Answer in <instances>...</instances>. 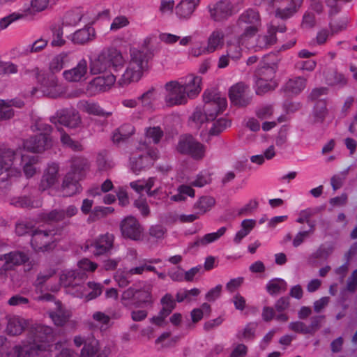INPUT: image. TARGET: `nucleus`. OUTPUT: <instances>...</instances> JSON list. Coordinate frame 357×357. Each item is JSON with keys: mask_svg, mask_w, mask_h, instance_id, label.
Wrapping results in <instances>:
<instances>
[{"mask_svg": "<svg viewBox=\"0 0 357 357\" xmlns=\"http://www.w3.org/2000/svg\"><path fill=\"white\" fill-rule=\"evenodd\" d=\"M32 333L30 342L13 347L14 357H39L42 352L50 349L54 337L51 327L38 326Z\"/></svg>", "mask_w": 357, "mask_h": 357, "instance_id": "nucleus-1", "label": "nucleus"}, {"mask_svg": "<svg viewBox=\"0 0 357 357\" xmlns=\"http://www.w3.org/2000/svg\"><path fill=\"white\" fill-rule=\"evenodd\" d=\"M125 59L120 51L114 47L102 50L97 56L90 58L88 64L91 75L107 72L116 73L123 68Z\"/></svg>", "mask_w": 357, "mask_h": 357, "instance_id": "nucleus-2", "label": "nucleus"}, {"mask_svg": "<svg viewBox=\"0 0 357 357\" xmlns=\"http://www.w3.org/2000/svg\"><path fill=\"white\" fill-rule=\"evenodd\" d=\"M88 167L89 162L85 158L75 157L72 159L70 170L64 176L61 185L63 197H71L80 192L82 188L79 181L84 177Z\"/></svg>", "mask_w": 357, "mask_h": 357, "instance_id": "nucleus-3", "label": "nucleus"}, {"mask_svg": "<svg viewBox=\"0 0 357 357\" xmlns=\"http://www.w3.org/2000/svg\"><path fill=\"white\" fill-rule=\"evenodd\" d=\"M130 57L128 66L118 81L121 86L139 81L148 68L149 55L147 52L132 50L130 51Z\"/></svg>", "mask_w": 357, "mask_h": 357, "instance_id": "nucleus-4", "label": "nucleus"}, {"mask_svg": "<svg viewBox=\"0 0 357 357\" xmlns=\"http://www.w3.org/2000/svg\"><path fill=\"white\" fill-rule=\"evenodd\" d=\"M236 25L243 30V33L240 35V41L246 42L259 31L261 26L260 15L255 9H247L239 15Z\"/></svg>", "mask_w": 357, "mask_h": 357, "instance_id": "nucleus-5", "label": "nucleus"}, {"mask_svg": "<svg viewBox=\"0 0 357 357\" xmlns=\"http://www.w3.org/2000/svg\"><path fill=\"white\" fill-rule=\"evenodd\" d=\"M204 112L206 121H214L227 107V99L214 90H206L203 94Z\"/></svg>", "mask_w": 357, "mask_h": 357, "instance_id": "nucleus-6", "label": "nucleus"}, {"mask_svg": "<svg viewBox=\"0 0 357 357\" xmlns=\"http://www.w3.org/2000/svg\"><path fill=\"white\" fill-rule=\"evenodd\" d=\"M36 126L38 130H41L43 132L26 139L23 146L24 149L30 152L41 153L52 146V139L50 137L52 128L50 125L41 121L38 122Z\"/></svg>", "mask_w": 357, "mask_h": 357, "instance_id": "nucleus-7", "label": "nucleus"}, {"mask_svg": "<svg viewBox=\"0 0 357 357\" xmlns=\"http://www.w3.org/2000/svg\"><path fill=\"white\" fill-rule=\"evenodd\" d=\"M139 152L133 153L130 158V168L138 174L144 168L152 164L158 158V150L152 149L146 142H140L137 147Z\"/></svg>", "mask_w": 357, "mask_h": 357, "instance_id": "nucleus-8", "label": "nucleus"}, {"mask_svg": "<svg viewBox=\"0 0 357 357\" xmlns=\"http://www.w3.org/2000/svg\"><path fill=\"white\" fill-rule=\"evenodd\" d=\"M114 235L107 232L98 235L86 245V248L96 257L107 255H109L114 249Z\"/></svg>", "mask_w": 357, "mask_h": 357, "instance_id": "nucleus-9", "label": "nucleus"}, {"mask_svg": "<svg viewBox=\"0 0 357 357\" xmlns=\"http://www.w3.org/2000/svg\"><path fill=\"white\" fill-rule=\"evenodd\" d=\"M166 95L165 100L168 106L185 104L188 97L180 81H170L165 84Z\"/></svg>", "mask_w": 357, "mask_h": 357, "instance_id": "nucleus-10", "label": "nucleus"}, {"mask_svg": "<svg viewBox=\"0 0 357 357\" xmlns=\"http://www.w3.org/2000/svg\"><path fill=\"white\" fill-rule=\"evenodd\" d=\"M177 150L181 153L190 155L195 160H201L204 157L206 147L189 135L181 137Z\"/></svg>", "mask_w": 357, "mask_h": 357, "instance_id": "nucleus-11", "label": "nucleus"}, {"mask_svg": "<svg viewBox=\"0 0 357 357\" xmlns=\"http://www.w3.org/2000/svg\"><path fill=\"white\" fill-rule=\"evenodd\" d=\"M15 155V153L13 150L0 146V176H3L0 178L1 181H5L13 176L20 174L19 170L12 168Z\"/></svg>", "mask_w": 357, "mask_h": 357, "instance_id": "nucleus-12", "label": "nucleus"}, {"mask_svg": "<svg viewBox=\"0 0 357 357\" xmlns=\"http://www.w3.org/2000/svg\"><path fill=\"white\" fill-rule=\"evenodd\" d=\"M37 80L40 84L44 94L50 98H58L64 92L63 87L59 84L58 79L52 73H38Z\"/></svg>", "mask_w": 357, "mask_h": 357, "instance_id": "nucleus-13", "label": "nucleus"}, {"mask_svg": "<svg viewBox=\"0 0 357 357\" xmlns=\"http://www.w3.org/2000/svg\"><path fill=\"white\" fill-rule=\"evenodd\" d=\"M211 18L215 22H223L235 13L233 4L229 0H220L208 5Z\"/></svg>", "mask_w": 357, "mask_h": 357, "instance_id": "nucleus-14", "label": "nucleus"}, {"mask_svg": "<svg viewBox=\"0 0 357 357\" xmlns=\"http://www.w3.org/2000/svg\"><path fill=\"white\" fill-rule=\"evenodd\" d=\"M229 97L232 104L245 107L250 103L252 95L248 85L243 82H238L230 87Z\"/></svg>", "mask_w": 357, "mask_h": 357, "instance_id": "nucleus-15", "label": "nucleus"}, {"mask_svg": "<svg viewBox=\"0 0 357 357\" xmlns=\"http://www.w3.org/2000/svg\"><path fill=\"white\" fill-rule=\"evenodd\" d=\"M54 231L35 229L31 234V245L36 252H44L50 248Z\"/></svg>", "mask_w": 357, "mask_h": 357, "instance_id": "nucleus-16", "label": "nucleus"}, {"mask_svg": "<svg viewBox=\"0 0 357 357\" xmlns=\"http://www.w3.org/2000/svg\"><path fill=\"white\" fill-rule=\"evenodd\" d=\"M59 165L56 162L49 163L44 169L39 183L38 188L40 191H45L53 188L59 181Z\"/></svg>", "mask_w": 357, "mask_h": 357, "instance_id": "nucleus-17", "label": "nucleus"}, {"mask_svg": "<svg viewBox=\"0 0 357 357\" xmlns=\"http://www.w3.org/2000/svg\"><path fill=\"white\" fill-rule=\"evenodd\" d=\"M53 119H56L60 124L70 128H77L82 122L79 112L74 108H64L58 110Z\"/></svg>", "mask_w": 357, "mask_h": 357, "instance_id": "nucleus-18", "label": "nucleus"}, {"mask_svg": "<svg viewBox=\"0 0 357 357\" xmlns=\"http://www.w3.org/2000/svg\"><path fill=\"white\" fill-rule=\"evenodd\" d=\"M121 231L123 237L133 241H139L142 236L143 228L135 218L128 216L121 222Z\"/></svg>", "mask_w": 357, "mask_h": 357, "instance_id": "nucleus-19", "label": "nucleus"}, {"mask_svg": "<svg viewBox=\"0 0 357 357\" xmlns=\"http://www.w3.org/2000/svg\"><path fill=\"white\" fill-rule=\"evenodd\" d=\"M116 76L113 73L93 78L88 85V91L93 94L108 91L115 83Z\"/></svg>", "mask_w": 357, "mask_h": 357, "instance_id": "nucleus-20", "label": "nucleus"}, {"mask_svg": "<svg viewBox=\"0 0 357 357\" xmlns=\"http://www.w3.org/2000/svg\"><path fill=\"white\" fill-rule=\"evenodd\" d=\"M88 70L87 61L85 59H82L75 67L64 70L63 76L69 82H79L86 79Z\"/></svg>", "mask_w": 357, "mask_h": 357, "instance_id": "nucleus-21", "label": "nucleus"}, {"mask_svg": "<svg viewBox=\"0 0 357 357\" xmlns=\"http://www.w3.org/2000/svg\"><path fill=\"white\" fill-rule=\"evenodd\" d=\"M4 264L0 268V274H5L8 270H11L15 266L24 264L29 260L26 254L20 251L10 252L3 255Z\"/></svg>", "mask_w": 357, "mask_h": 357, "instance_id": "nucleus-22", "label": "nucleus"}, {"mask_svg": "<svg viewBox=\"0 0 357 357\" xmlns=\"http://www.w3.org/2000/svg\"><path fill=\"white\" fill-rule=\"evenodd\" d=\"M179 81L185 89L188 98L196 97L202 90V77L199 76L189 75Z\"/></svg>", "mask_w": 357, "mask_h": 357, "instance_id": "nucleus-23", "label": "nucleus"}, {"mask_svg": "<svg viewBox=\"0 0 357 357\" xmlns=\"http://www.w3.org/2000/svg\"><path fill=\"white\" fill-rule=\"evenodd\" d=\"M227 231L225 227H222L218 229L215 232L208 233L203 236H197L195 238L194 241L189 243V248H200L205 247L210 243H214L220 239L222 236L225 235Z\"/></svg>", "mask_w": 357, "mask_h": 357, "instance_id": "nucleus-24", "label": "nucleus"}, {"mask_svg": "<svg viewBox=\"0 0 357 357\" xmlns=\"http://www.w3.org/2000/svg\"><path fill=\"white\" fill-rule=\"evenodd\" d=\"M86 278V274L78 270H66L60 275L59 281L61 285L65 287H70L78 282H82Z\"/></svg>", "mask_w": 357, "mask_h": 357, "instance_id": "nucleus-25", "label": "nucleus"}, {"mask_svg": "<svg viewBox=\"0 0 357 357\" xmlns=\"http://www.w3.org/2000/svg\"><path fill=\"white\" fill-rule=\"evenodd\" d=\"M72 61L71 54L69 52H62L54 56L49 63V69L51 73L55 74L60 72L66 65Z\"/></svg>", "mask_w": 357, "mask_h": 357, "instance_id": "nucleus-26", "label": "nucleus"}, {"mask_svg": "<svg viewBox=\"0 0 357 357\" xmlns=\"http://www.w3.org/2000/svg\"><path fill=\"white\" fill-rule=\"evenodd\" d=\"M304 0H287L288 5L285 8H278L275 17L282 20H287L293 17L301 8Z\"/></svg>", "mask_w": 357, "mask_h": 357, "instance_id": "nucleus-27", "label": "nucleus"}, {"mask_svg": "<svg viewBox=\"0 0 357 357\" xmlns=\"http://www.w3.org/2000/svg\"><path fill=\"white\" fill-rule=\"evenodd\" d=\"M95 30L90 25L85 26L83 29H79L73 33L71 40L74 44L84 45L94 39Z\"/></svg>", "mask_w": 357, "mask_h": 357, "instance_id": "nucleus-28", "label": "nucleus"}, {"mask_svg": "<svg viewBox=\"0 0 357 357\" xmlns=\"http://www.w3.org/2000/svg\"><path fill=\"white\" fill-rule=\"evenodd\" d=\"M224 39L225 34L221 29H216L213 30L207 40V45L206 46L207 54L213 53L221 49L224 45Z\"/></svg>", "mask_w": 357, "mask_h": 357, "instance_id": "nucleus-29", "label": "nucleus"}, {"mask_svg": "<svg viewBox=\"0 0 357 357\" xmlns=\"http://www.w3.org/2000/svg\"><path fill=\"white\" fill-rule=\"evenodd\" d=\"M55 311L50 312L49 315L51 319L56 326H63L71 317L69 310L64 308L60 301L55 302Z\"/></svg>", "mask_w": 357, "mask_h": 357, "instance_id": "nucleus-30", "label": "nucleus"}, {"mask_svg": "<svg viewBox=\"0 0 357 357\" xmlns=\"http://www.w3.org/2000/svg\"><path fill=\"white\" fill-rule=\"evenodd\" d=\"M200 0H181L176 6V14L179 18H189L199 5Z\"/></svg>", "mask_w": 357, "mask_h": 357, "instance_id": "nucleus-31", "label": "nucleus"}, {"mask_svg": "<svg viewBox=\"0 0 357 357\" xmlns=\"http://www.w3.org/2000/svg\"><path fill=\"white\" fill-rule=\"evenodd\" d=\"M77 107L80 110L95 116L108 117L112 114L111 112H105L98 103L88 100H80Z\"/></svg>", "mask_w": 357, "mask_h": 357, "instance_id": "nucleus-32", "label": "nucleus"}, {"mask_svg": "<svg viewBox=\"0 0 357 357\" xmlns=\"http://www.w3.org/2000/svg\"><path fill=\"white\" fill-rule=\"evenodd\" d=\"M215 202V198L211 196H202L194 204L193 210L196 211L199 216L203 215L212 209Z\"/></svg>", "mask_w": 357, "mask_h": 357, "instance_id": "nucleus-33", "label": "nucleus"}, {"mask_svg": "<svg viewBox=\"0 0 357 357\" xmlns=\"http://www.w3.org/2000/svg\"><path fill=\"white\" fill-rule=\"evenodd\" d=\"M275 30L273 28H268L267 33L259 35L255 48L256 50L267 49L276 43Z\"/></svg>", "mask_w": 357, "mask_h": 357, "instance_id": "nucleus-34", "label": "nucleus"}, {"mask_svg": "<svg viewBox=\"0 0 357 357\" xmlns=\"http://www.w3.org/2000/svg\"><path fill=\"white\" fill-rule=\"evenodd\" d=\"M135 127L130 123H124L115 130L112 135V141L115 144L125 142L135 133Z\"/></svg>", "mask_w": 357, "mask_h": 357, "instance_id": "nucleus-35", "label": "nucleus"}, {"mask_svg": "<svg viewBox=\"0 0 357 357\" xmlns=\"http://www.w3.org/2000/svg\"><path fill=\"white\" fill-rule=\"evenodd\" d=\"M39 162L38 155H22V165L26 178H31L36 173V165Z\"/></svg>", "mask_w": 357, "mask_h": 357, "instance_id": "nucleus-36", "label": "nucleus"}, {"mask_svg": "<svg viewBox=\"0 0 357 357\" xmlns=\"http://www.w3.org/2000/svg\"><path fill=\"white\" fill-rule=\"evenodd\" d=\"M306 86V79L297 77L289 79L284 86V91L288 94L296 95L301 93Z\"/></svg>", "mask_w": 357, "mask_h": 357, "instance_id": "nucleus-37", "label": "nucleus"}, {"mask_svg": "<svg viewBox=\"0 0 357 357\" xmlns=\"http://www.w3.org/2000/svg\"><path fill=\"white\" fill-rule=\"evenodd\" d=\"M56 273V269L52 267L40 271L33 283L36 292L42 293L44 291V287L46 282L53 277Z\"/></svg>", "mask_w": 357, "mask_h": 357, "instance_id": "nucleus-38", "label": "nucleus"}, {"mask_svg": "<svg viewBox=\"0 0 357 357\" xmlns=\"http://www.w3.org/2000/svg\"><path fill=\"white\" fill-rule=\"evenodd\" d=\"M266 289L270 295H276L287 290V283L282 278H273L268 282Z\"/></svg>", "mask_w": 357, "mask_h": 357, "instance_id": "nucleus-39", "label": "nucleus"}, {"mask_svg": "<svg viewBox=\"0 0 357 357\" xmlns=\"http://www.w3.org/2000/svg\"><path fill=\"white\" fill-rule=\"evenodd\" d=\"M153 303L151 292L145 289H136V295L133 305L135 307H143Z\"/></svg>", "mask_w": 357, "mask_h": 357, "instance_id": "nucleus-40", "label": "nucleus"}, {"mask_svg": "<svg viewBox=\"0 0 357 357\" xmlns=\"http://www.w3.org/2000/svg\"><path fill=\"white\" fill-rule=\"evenodd\" d=\"M25 328V321L18 317L10 318L6 330L11 335H18L22 333Z\"/></svg>", "mask_w": 357, "mask_h": 357, "instance_id": "nucleus-41", "label": "nucleus"}, {"mask_svg": "<svg viewBox=\"0 0 357 357\" xmlns=\"http://www.w3.org/2000/svg\"><path fill=\"white\" fill-rule=\"evenodd\" d=\"M99 350L98 341L93 338H89L88 342H85L81 350L80 357H93Z\"/></svg>", "mask_w": 357, "mask_h": 357, "instance_id": "nucleus-42", "label": "nucleus"}, {"mask_svg": "<svg viewBox=\"0 0 357 357\" xmlns=\"http://www.w3.org/2000/svg\"><path fill=\"white\" fill-rule=\"evenodd\" d=\"M275 65H264L259 68L257 70V79H262L266 81H275L274 79L276 73Z\"/></svg>", "mask_w": 357, "mask_h": 357, "instance_id": "nucleus-43", "label": "nucleus"}, {"mask_svg": "<svg viewBox=\"0 0 357 357\" xmlns=\"http://www.w3.org/2000/svg\"><path fill=\"white\" fill-rule=\"evenodd\" d=\"M164 135V132L160 126L148 127L145 129L146 139L158 144Z\"/></svg>", "mask_w": 357, "mask_h": 357, "instance_id": "nucleus-44", "label": "nucleus"}, {"mask_svg": "<svg viewBox=\"0 0 357 357\" xmlns=\"http://www.w3.org/2000/svg\"><path fill=\"white\" fill-rule=\"evenodd\" d=\"M10 204L15 207L34 208L39 206L38 202H35L29 196L13 197L10 200Z\"/></svg>", "mask_w": 357, "mask_h": 357, "instance_id": "nucleus-45", "label": "nucleus"}, {"mask_svg": "<svg viewBox=\"0 0 357 357\" xmlns=\"http://www.w3.org/2000/svg\"><path fill=\"white\" fill-rule=\"evenodd\" d=\"M327 114L326 102L324 100H319L314 107L313 118L314 122H323Z\"/></svg>", "mask_w": 357, "mask_h": 357, "instance_id": "nucleus-46", "label": "nucleus"}, {"mask_svg": "<svg viewBox=\"0 0 357 357\" xmlns=\"http://www.w3.org/2000/svg\"><path fill=\"white\" fill-rule=\"evenodd\" d=\"M244 43H245V42L242 43L240 41L239 36L237 43H229L227 44V54L231 59L237 61L241 57V44L243 45Z\"/></svg>", "mask_w": 357, "mask_h": 357, "instance_id": "nucleus-47", "label": "nucleus"}, {"mask_svg": "<svg viewBox=\"0 0 357 357\" xmlns=\"http://www.w3.org/2000/svg\"><path fill=\"white\" fill-rule=\"evenodd\" d=\"M278 86L276 81H266L262 79H257L256 81V93L262 95L266 92L273 90Z\"/></svg>", "mask_w": 357, "mask_h": 357, "instance_id": "nucleus-48", "label": "nucleus"}, {"mask_svg": "<svg viewBox=\"0 0 357 357\" xmlns=\"http://www.w3.org/2000/svg\"><path fill=\"white\" fill-rule=\"evenodd\" d=\"M82 18L81 13L76 10H70L66 13L63 19V24L65 26H75L79 24Z\"/></svg>", "mask_w": 357, "mask_h": 357, "instance_id": "nucleus-49", "label": "nucleus"}, {"mask_svg": "<svg viewBox=\"0 0 357 357\" xmlns=\"http://www.w3.org/2000/svg\"><path fill=\"white\" fill-rule=\"evenodd\" d=\"M114 280L119 287L123 288L129 285L132 282V276L128 271L119 270L114 275Z\"/></svg>", "mask_w": 357, "mask_h": 357, "instance_id": "nucleus-50", "label": "nucleus"}, {"mask_svg": "<svg viewBox=\"0 0 357 357\" xmlns=\"http://www.w3.org/2000/svg\"><path fill=\"white\" fill-rule=\"evenodd\" d=\"M87 295L86 301L93 300L99 296L102 291V286L94 282H89L86 284Z\"/></svg>", "mask_w": 357, "mask_h": 357, "instance_id": "nucleus-51", "label": "nucleus"}, {"mask_svg": "<svg viewBox=\"0 0 357 357\" xmlns=\"http://www.w3.org/2000/svg\"><path fill=\"white\" fill-rule=\"evenodd\" d=\"M136 289L133 287H129L121 294V301L126 307H130L135 302Z\"/></svg>", "mask_w": 357, "mask_h": 357, "instance_id": "nucleus-52", "label": "nucleus"}, {"mask_svg": "<svg viewBox=\"0 0 357 357\" xmlns=\"http://www.w3.org/2000/svg\"><path fill=\"white\" fill-rule=\"evenodd\" d=\"M42 220L45 222H59L64 220L63 209H54L47 213H43Z\"/></svg>", "mask_w": 357, "mask_h": 357, "instance_id": "nucleus-53", "label": "nucleus"}, {"mask_svg": "<svg viewBox=\"0 0 357 357\" xmlns=\"http://www.w3.org/2000/svg\"><path fill=\"white\" fill-rule=\"evenodd\" d=\"M333 250L332 244H322L312 256L315 259H327L333 253Z\"/></svg>", "mask_w": 357, "mask_h": 357, "instance_id": "nucleus-54", "label": "nucleus"}, {"mask_svg": "<svg viewBox=\"0 0 357 357\" xmlns=\"http://www.w3.org/2000/svg\"><path fill=\"white\" fill-rule=\"evenodd\" d=\"M231 122L225 119L220 118L214 122L212 128L210 129L209 133L211 135H217L222 132L225 128L229 127Z\"/></svg>", "mask_w": 357, "mask_h": 357, "instance_id": "nucleus-55", "label": "nucleus"}, {"mask_svg": "<svg viewBox=\"0 0 357 357\" xmlns=\"http://www.w3.org/2000/svg\"><path fill=\"white\" fill-rule=\"evenodd\" d=\"M62 144L70 148L75 151H81L83 149L82 145L77 141H74L68 134L63 132L61 135Z\"/></svg>", "mask_w": 357, "mask_h": 357, "instance_id": "nucleus-56", "label": "nucleus"}, {"mask_svg": "<svg viewBox=\"0 0 357 357\" xmlns=\"http://www.w3.org/2000/svg\"><path fill=\"white\" fill-rule=\"evenodd\" d=\"M53 39L52 40V45L54 47H61L66 41L63 38V29L60 26H55L52 28Z\"/></svg>", "mask_w": 357, "mask_h": 357, "instance_id": "nucleus-57", "label": "nucleus"}, {"mask_svg": "<svg viewBox=\"0 0 357 357\" xmlns=\"http://www.w3.org/2000/svg\"><path fill=\"white\" fill-rule=\"evenodd\" d=\"M289 329L294 333L303 335L310 334V331L304 322L301 321H291L289 323Z\"/></svg>", "mask_w": 357, "mask_h": 357, "instance_id": "nucleus-58", "label": "nucleus"}, {"mask_svg": "<svg viewBox=\"0 0 357 357\" xmlns=\"http://www.w3.org/2000/svg\"><path fill=\"white\" fill-rule=\"evenodd\" d=\"M47 45V40L40 38L36 40L32 44L29 45L26 49L25 52L26 53H37L42 51Z\"/></svg>", "mask_w": 357, "mask_h": 357, "instance_id": "nucleus-59", "label": "nucleus"}, {"mask_svg": "<svg viewBox=\"0 0 357 357\" xmlns=\"http://www.w3.org/2000/svg\"><path fill=\"white\" fill-rule=\"evenodd\" d=\"M23 17V15L13 13L4 17L0 19V31L6 29L10 24L13 22L17 21V20L21 19Z\"/></svg>", "mask_w": 357, "mask_h": 357, "instance_id": "nucleus-60", "label": "nucleus"}, {"mask_svg": "<svg viewBox=\"0 0 357 357\" xmlns=\"http://www.w3.org/2000/svg\"><path fill=\"white\" fill-rule=\"evenodd\" d=\"M155 99L154 88H151L138 98V100L141 101L144 107H150Z\"/></svg>", "mask_w": 357, "mask_h": 357, "instance_id": "nucleus-61", "label": "nucleus"}, {"mask_svg": "<svg viewBox=\"0 0 357 357\" xmlns=\"http://www.w3.org/2000/svg\"><path fill=\"white\" fill-rule=\"evenodd\" d=\"M134 206L137 208L143 217H147L150 213V208L146 198L139 197L134 202Z\"/></svg>", "mask_w": 357, "mask_h": 357, "instance_id": "nucleus-62", "label": "nucleus"}, {"mask_svg": "<svg viewBox=\"0 0 357 357\" xmlns=\"http://www.w3.org/2000/svg\"><path fill=\"white\" fill-rule=\"evenodd\" d=\"M14 115L13 108L6 105L4 100H0V121L6 120L12 118Z\"/></svg>", "mask_w": 357, "mask_h": 357, "instance_id": "nucleus-63", "label": "nucleus"}, {"mask_svg": "<svg viewBox=\"0 0 357 357\" xmlns=\"http://www.w3.org/2000/svg\"><path fill=\"white\" fill-rule=\"evenodd\" d=\"M69 292L75 297L77 298H85L86 300L87 289L86 287L81 284V282H78V284L70 287Z\"/></svg>", "mask_w": 357, "mask_h": 357, "instance_id": "nucleus-64", "label": "nucleus"}]
</instances>
